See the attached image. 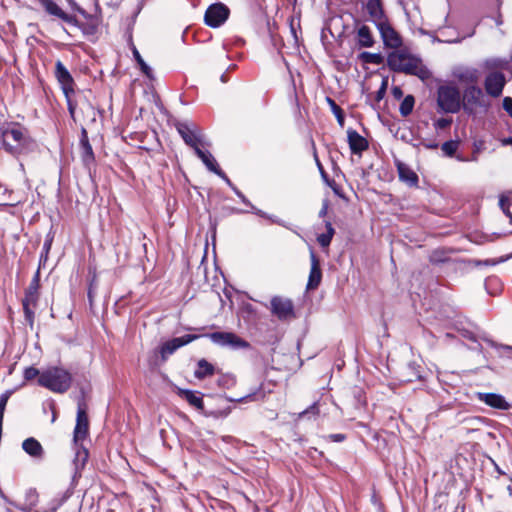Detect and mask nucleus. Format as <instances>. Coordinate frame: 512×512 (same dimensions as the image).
<instances>
[{"instance_id": "nucleus-52", "label": "nucleus", "mask_w": 512, "mask_h": 512, "mask_svg": "<svg viewBox=\"0 0 512 512\" xmlns=\"http://www.w3.org/2000/svg\"><path fill=\"white\" fill-rule=\"evenodd\" d=\"M324 438L331 442L340 443V442H343L344 440H346L347 437L343 433H334V434H329V435L325 436Z\"/></svg>"}, {"instance_id": "nucleus-7", "label": "nucleus", "mask_w": 512, "mask_h": 512, "mask_svg": "<svg viewBox=\"0 0 512 512\" xmlns=\"http://www.w3.org/2000/svg\"><path fill=\"white\" fill-rule=\"evenodd\" d=\"M200 337L201 335L185 334L181 337H175L164 342L158 349L154 350L155 359L151 360V363L157 365L158 357H160L161 363L166 362L169 356L175 353L179 348L191 343Z\"/></svg>"}, {"instance_id": "nucleus-27", "label": "nucleus", "mask_w": 512, "mask_h": 512, "mask_svg": "<svg viewBox=\"0 0 512 512\" xmlns=\"http://www.w3.org/2000/svg\"><path fill=\"white\" fill-rule=\"evenodd\" d=\"M40 289V269L34 274L29 286L25 290V297L27 302H38Z\"/></svg>"}, {"instance_id": "nucleus-17", "label": "nucleus", "mask_w": 512, "mask_h": 512, "mask_svg": "<svg viewBox=\"0 0 512 512\" xmlns=\"http://www.w3.org/2000/svg\"><path fill=\"white\" fill-rule=\"evenodd\" d=\"M195 153L210 172H213L214 174L219 176L221 179L225 181V183H229L228 176L219 167L216 159L209 151H204L199 147L195 150Z\"/></svg>"}, {"instance_id": "nucleus-50", "label": "nucleus", "mask_w": 512, "mask_h": 512, "mask_svg": "<svg viewBox=\"0 0 512 512\" xmlns=\"http://www.w3.org/2000/svg\"><path fill=\"white\" fill-rule=\"evenodd\" d=\"M451 123H452L451 118H439L434 122V127L436 129L442 130V129L449 127L451 125Z\"/></svg>"}, {"instance_id": "nucleus-44", "label": "nucleus", "mask_w": 512, "mask_h": 512, "mask_svg": "<svg viewBox=\"0 0 512 512\" xmlns=\"http://www.w3.org/2000/svg\"><path fill=\"white\" fill-rule=\"evenodd\" d=\"M37 302H27V299L22 300V305L25 313L26 320L32 323L34 317V311L30 308L35 307Z\"/></svg>"}, {"instance_id": "nucleus-38", "label": "nucleus", "mask_w": 512, "mask_h": 512, "mask_svg": "<svg viewBox=\"0 0 512 512\" xmlns=\"http://www.w3.org/2000/svg\"><path fill=\"white\" fill-rule=\"evenodd\" d=\"M485 67L489 70L506 69L508 67V61L502 58L487 59L485 61Z\"/></svg>"}, {"instance_id": "nucleus-56", "label": "nucleus", "mask_w": 512, "mask_h": 512, "mask_svg": "<svg viewBox=\"0 0 512 512\" xmlns=\"http://www.w3.org/2000/svg\"><path fill=\"white\" fill-rule=\"evenodd\" d=\"M77 13L83 17L84 20L82 22H89L91 19H100L97 15L90 14L83 8L79 9Z\"/></svg>"}, {"instance_id": "nucleus-11", "label": "nucleus", "mask_w": 512, "mask_h": 512, "mask_svg": "<svg viewBox=\"0 0 512 512\" xmlns=\"http://www.w3.org/2000/svg\"><path fill=\"white\" fill-rule=\"evenodd\" d=\"M270 311L281 321L291 319L295 316L292 300L281 296L272 297L270 301Z\"/></svg>"}, {"instance_id": "nucleus-25", "label": "nucleus", "mask_w": 512, "mask_h": 512, "mask_svg": "<svg viewBox=\"0 0 512 512\" xmlns=\"http://www.w3.org/2000/svg\"><path fill=\"white\" fill-rule=\"evenodd\" d=\"M397 171L400 181L406 183L410 187L418 185V175L405 163L397 162Z\"/></svg>"}, {"instance_id": "nucleus-42", "label": "nucleus", "mask_w": 512, "mask_h": 512, "mask_svg": "<svg viewBox=\"0 0 512 512\" xmlns=\"http://www.w3.org/2000/svg\"><path fill=\"white\" fill-rule=\"evenodd\" d=\"M217 382L220 387L229 389L235 385L236 380L235 377L231 374H223L219 377Z\"/></svg>"}, {"instance_id": "nucleus-64", "label": "nucleus", "mask_w": 512, "mask_h": 512, "mask_svg": "<svg viewBox=\"0 0 512 512\" xmlns=\"http://www.w3.org/2000/svg\"><path fill=\"white\" fill-rule=\"evenodd\" d=\"M50 508H49V512H56L59 508L55 506L54 503L50 502Z\"/></svg>"}, {"instance_id": "nucleus-29", "label": "nucleus", "mask_w": 512, "mask_h": 512, "mask_svg": "<svg viewBox=\"0 0 512 512\" xmlns=\"http://www.w3.org/2000/svg\"><path fill=\"white\" fill-rule=\"evenodd\" d=\"M357 43L360 47H372L374 45V39L371 30L368 26L362 25L357 30Z\"/></svg>"}, {"instance_id": "nucleus-57", "label": "nucleus", "mask_w": 512, "mask_h": 512, "mask_svg": "<svg viewBox=\"0 0 512 512\" xmlns=\"http://www.w3.org/2000/svg\"><path fill=\"white\" fill-rule=\"evenodd\" d=\"M503 109L512 117V98L505 97L503 99Z\"/></svg>"}, {"instance_id": "nucleus-18", "label": "nucleus", "mask_w": 512, "mask_h": 512, "mask_svg": "<svg viewBox=\"0 0 512 512\" xmlns=\"http://www.w3.org/2000/svg\"><path fill=\"white\" fill-rule=\"evenodd\" d=\"M310 261L311 268L308 277V282L306 285L307 290H315L321 283L322 280V271L320 267V260L317 257L316 253L313 249H310Z\"/></svg>"}, {"instance_id": "nucleus-21", "label": "nucleus", "mask_w": 512, "mask_h": 512, "mask_svg": "<svg viewBox=\"0 0 512 512\" xmlns=\"http://www.w3.org/2000/svg\"><path fill=\"white\" fill-rule=\"evenodd\" d=\"M347 137L349 148L353 154H361L363 151L368 149V141L356 130L348 129Z\"/></svg>"}, {"instance_id": "nucleus-3", "label": "nucleus", "mask_w": 512, "mask_h": 512, "mask_svg": "<svg viewBox=\"0 0 512 512\" xmlns=\"http://www.w3.org/2000/svg\"><path fill=\"white\" fill-rule=\"evenodd\" d=\"M387 65L394 72L417 76L421 80L427 79L430 75L429 70L422 64L420 58L405 51L389 53Z\"/></svg>"}, {"instance_id": "nucleus-43", "label": "nucleus", "mask_w": 512, "mask_h": 512, "mask_svg": "<svg viewBox=\"0 0 512 512\" xmlns=\"http://www.w3.org/2000/svg\"><path fill=\"white\" fill-rule=\"evenodd\" d=\"M510 256H502L498 259H486V260H474L473 263L475 266H494L499 263L505 262L507 259H509Z\"/></svg>"}, {"instance_id": "nucleus-53", "label": "nucleus", "mask_w": 512, "mask_h": 512, "mask_svg": "<svg viewBox=\"0 0 512 512\" xmlns=\"http://www.w3.org/2000/svg\"><path fill=\"white\" fill-rule=\"evenodd\" d=\"M386 89H387V81L383 80L381 87L378 89V91L375 94L376 102H380L385 97Z\"/></svg>"}, {"instance_id": "nucleus-8", "label": "nucleus", "mask_w": 512, "mask_h": 512, "mask_svg": "<svg viewBox=\"0 0 512 512\" xmlns=\"http://www.w3.org/2000/svg\"><path fill=\"white\" fill-rule=\"evenodd\" d=\"M214 344L232 350L249 349L250 343L233 332H213L204 334Z\"/></svg>"}, {"instance_id": "nucleus-28", "label": "nucleus", "mask_w": 512, "mask_h": 512, "mask_svg": "<svg viewBox=\"0 0 512 512\" xmlns=\"http://www.w3.org/2000/svg\"><path fill=\"white\" fill-rule=\"evenodd\" d=\"M215 373V367L212 363L202 358L198 360L196 369L194 371V377L198 380H203Z\"/></svg>"}, {"instance_id": "nucleus-40", "label": "nucleus", "mask_w": 512, "mask_h": 512, "mask_svg": "<svg viewBox=\"0 0 512 512\" xmlns=\"http://www.w3.org/2000/svg\"><path fill=\"white\" fill-rule=\"evenodd\" d=\"M320 413L319 402L312 403L308 408L299 413V418L316 417Z\"/></svg>"}, {"instance_id": "nucleus-47", "label": "nucleus", "mask_w": 512, "mask_h": 512, "mask_svg": "<svg viewBox=\"0 0 512 512\" xmlns=\"http://www.w3.org/2000/svg\"><path fill=\"white\" fill-rule=\"evenodd\" d=\"M482 336L488 337L485 333H482V334H480L478 336H476L473 332H470V331H465L463 333V337L464 338L477 343V347L475 349H477L479 352H482V345L478 342V339L483 340L481 338Z\"/></svg>"}, {"instance_id": "nucleus-59", "label": "nucleus", "mask_w": 512, "mask_h": 512, "mask_svg": "<svg viewBox=\"0 0 512 512\" xmlns=\"http://www.w3.org/2000/svg\"><path fill=\"white\" fill-rule=\"evenodd\" d=\"M420 144L423 145L427 149H437L439 146L436 141H427L424 139L421 141Z\"/></svg>"}, {"instance_id": "nucleus-35", "label": "nucleus", "mask_w": 512, "mask_h": 512, "mask_svg": "<svg viewBox=\"0 0 512 512\" xmlns=\"http://www.w3.org/2000/svg\"><path fill=\"white\" fill-rule=\"evenodd\" d=\"M429 261L432 264H443L449 261V256L444 249H435L431 252L429 256Z\"/></svg>"}, {"instance_id": "nucleus-51", "label": "nucleus", "mask_w": 512, "mask_h": 512, "mask_svg": "<svg viewBox=\"0 0 512 512\" xmlns=\"http://www.w3.org/2000/svg\"><path fill=\"white\" fill-rule=\"evenodd\" d=\"M459 79L465 80V81H470V82H475V81H477L476 71L467 70L464 73L459 75Z\"/></svg>"}, {"instance_id": "nucleus-31", "label": "nucleus", "mask_w": 512, "mask_h": 512, "mask_svg": "<svg viewBox=\"0 0 512 512\" xmlns=\"http://www.w3.org/2000/svg\"><path fill=\"white\" fill-rule=\"evenodd\" d=\"M481 338L483 339V341H485L491 347H493L497 350H500L501 357H507L509 359H512V346L505 345V344H498L489 337L482 336Z\"/></svg>"}, {"instance_id": "nucleus-16", "label": "nucleus", "mask_w": 512, "mask_h": 512, "mask_svg": "<svg viewBox=\"0 0 512 512\" xmlns=\"http://www.w3.org/2000/svg\"><path fill=\"white\" fill-rule=\"evenodd\" d=\"M376 27L380 32V35L385 46L390 48H398L399 46H401L402 40L400 36L392 28L387 19L376 24Z\"/></svg>"}, {"instance_id": "nucleus-22", "label": "nucleus", "mask_w": 512, "mask_h": 512, "mask_svg": "<svg viewBox=\"0 0 512 512\" xmlns=\"http://www.w3.org/2000/svg\"><path fill=\"white\" fill-rule=\"evenodd\" d=\"M365 8L370 19L375 25L387 19L383 9L382 0H367Z\"/></svg>"}, {"instance_id": "nucleus-41", "label": "nucleus", "mask_w": 512, "mask_h": 512, "mask_svg": "<svg viewBox=\"0 0 512 512\" xmlns=\"http://www.w3.org/2000/svg\"><path fill=\"white\" fill-rule=\"evenodd\" d=\"M442 151L445 153V155L452 157L456 153L458 149V141L449 140L442 144L441 146Z\"/></svg>"}, {"instance_id": "nucleus-39", "label": "nucleus", "mask_w": 512, "mask_h": 512, "mask_svg": "<svg viewBox=\"0 0 512 512\" xmlns=\"http://www.w3.org/2000/svg\"><path fill=\"white\" fill-rule=\"evenodd\" d=\"M73 494V488H68L61 494H58L54 497L51 502L55 504L56 507L60 508Z\"/></svg>"}, {"instance_id": "nucleus-33", "label": "nucleus", "mask_w": 512, "mask_h": 512, "mask_svg": "<svg viewBox=\"0 0 512 512\" xmlns=\"http://www.w3.org/2000/svg\"><path fill=\"white\" fill-rule=\"evenodd\" d=\"M133 56L137 64L139 65V68L141 72L149 79H153V72L150 66L147 65V63L143 60L142 56L140 55L139 51L136 49V47H133Z\"/></svg>"}, {"instance_id": "nucleus-54", "label": "nucleus", "mask_w": 512, "mask_h": 512, "mask_svg": "<svg viewBox=\"0 0 512 512\" xmlns=\"http://www.w3.org/2000/svg\"><path fill=\"white\" fill-rule=\"evenodd\" d=\"M314 157H315V161H316L317 167H318V169H319V171H320V174H321V176H322L323 180H324L327 184L331 185V184H330V181H329V178H328V175H327L326 171L324 170V168H323V166H322L321 162L319 161V159H318V157H317V154H316V153L314 154Z\"/></svg>"}, {"instance_id": "nucleus-12", "label": "nucleus", "mask_w": 512, "mask_h": 512, "mask_svg": "<svg viewBox=\"0 0 512 512\" xmlns=\"http://www.w3.org/2000/svg\"><path fill=\"white\" fill-rule=\"evenodd\" d=\"M505 84V75L499 71L488 73L484 80L485 91L493 98H498L502 95Z\"/></svg>"}, {"instance_id": "nucleus-48", "label": "nucleus", "mask_w": 512, "mask_h": 512, "mask_svg": "<svg viewBox=\"0 0 512 512\" xmlns=\"http://www.w3.org/2000/svg\"><path fill=\"white\" fill-rule=\"evenodd\" d=\"M74 93H69L68 96H65L67 109L72 119H75V111H76V102L72 100V95Z\"/></svg>"}, {"instance_id": "nucleus-24", "label": "nucleus", "mask_w": 512, "mask_h": 512, "mask_svg": "<svg viewBox=\"0 0 512 512\" xmlns=\"http://www.w3.org/2000/svg\"><path fill=\"white\" fill-rule=\"evenodd\" d=\"M233 192L237 195V197L241 200L242 203H244L246 206H248L251 209V212L262 217L271 220L274 223L280 224L279 220L274 219L271 215L267 214L266 212L256 208L250 201L247 199V197L231 182L229 179V183H226Z\"/></svg>"}, {"instance_id": "nucleus-49", "label": "nucleus", "mask_w": 512, "mask_h": 512, "mask_svg": "<svg viewBox=\"0 0 512 512\" xmlns=\"http://www.w3.org/2000/svg\"><path fill=\"white\" fill-rule=\"evenodd\" d=\"M354 397L357 400V404L359 406H365L366 405V398L364 396V391L361 388H355L353 390Z\"/></svg>"}, {"instance_id": "nucleus-60", "label": "nucleus", "mask_w": 512, "mask_h": 512, "mask_svg": "<svg viewBox=\"0 0 512 512\" xmlns=\"http://www.w3.org/2000/svg\"><path fill=\"white\" fill-rule=\"evenodd\" d=\"M392 95L394 96L395 99H400L402 98L403 96V91L401 89V87L399 86H394L392 88Z\"/></svg>"}, {"instance_id": "nucleus-2", "label": "nucleus", "mask_w": 512, "mask_h": 512, "mask_svg": "<svg viewBox=\"0 0 512 512\" xmlns=\"http://www.w3.org/2000/svg\"><path fill=\"white\" fill-rule=\"evenodd\" d=\"M88 429L89 422L86 413V405L84 400H80L78 401L76 425L73 433V441L76 449L75 457L73 459L75 468L74 477L82 468H84L89 457L88 450L82 445V441L88 435Z\"/></svg>"}, {"instance_id": "nucleus-5", "label": "nucleus", "mask_w": 512, "mask_h": 512, "mask_svg": "<svg viewBox=\"0 0 512 512\" xmlns=\"http://www.w3.org/2000/svg\"><path fill=\"white\" fill-rule=\"evenodd\" d=\"M38 385L55 393L67 392L72 384L71 374L60 367H49L41 372Z\"/></svg>"}, {"instance_id": "nucleus-19", "label": "nucleus", "mask_w": 512, "mask_h": 512, "mask_svg": "<svg viewBox=\"0 0 512 512\" xmlns=\"http://www.w3.org/2000/svg\"><path fill=\"white\" fill-rule=\"evenodd\" d=\"M79 150L81 160L85 167H90L95 162V155L89 142L88 132L82 127L79 140Z\"/></svg>"}, {"instance_id": "nucleus-45", "label": "nucleus", "mask_w": 512, "mask_h": 512, "mask_svg": "<svg viewBox=\"0 0 512 512\" xmlns=\"http://www.w3.org/2000/svg\"><path fill=\"white\" fill-rule=\"evenodd\" d=\"M500 207L502 211L505 213V215L510 219L512 222V198L511 199H500L499 201Z\"/></svg>"}, {"instance_id": "nucleus-36", "label": "nucleus", "mask_w": 512, "mask_h": 512, "mask_svg": "<svg viewBox=\"0 0 512 512\" xmlns=\"http://www.w3.org/2000/svg\"><path fill=\"white\" fill-rule=\"evenodd\" d=\"M327 102L331 108V111L335 115L337 122L341 127L344 126L345 116L342 108L330 97H327Z\"/></svg>"}, {"instance_id": "nucleus-26", "label": "nucleus", "mask_w": 512, "mask_h": 512, "mask_svg": "<svg viewBox=\"0 0 512 512\" xmlns=\"http://www.w3.org/2000/svg\"><path fill=\"white\" fill-rule=\"evenodd\" d=\"M178 395L185 399L191 406L195 407L198 410H202L204 407L203 398L200 392L188 390V389H179Z\"/></svg>"}, {"instance_id": "nucleus-46", "label": "nucleus", "mask_w": 512, "mask_h": 512, "mask_svg": "<svg viewBox=\"0 0 512 512\" xmlns=\"http://www.w3.org/2000/svg\"><path fill=\"white\" fill-rule=\"evenodd\" d=\"M41 375V372L35 368V367H27L24 370L23 377L25 381H31L35 379L36 377L39 378Z\"/></svg>"}, {"instance_id": "nucleus-32", "label": "nucleus", "mask_w": 512, "mask_h": 512, "mask_svg": "<svg viewBox=\"0 0 512 512\" xmlns=\"http://www.w3.org/2000/svg\"><path fill=\"white\" fill-rule=\"evenodd\" d=\"M358 58L365 64L381 65L384 62V57L380 53L361 52Z\"/></svg>"}, {"instance_id": "nucleus-1", "label": "nucleus", "mask_w": 512, "mask_h": 512, "mask_svg": "<svg viewBox=\"0 0 512 512\" xmlns=\"http://www.w3.org/2000/svg\"><path fill=\"white\" fill-rule=\"evenodd\" d=\"M45 12L59 18L63 22L77 27L83 36L90 42L95 43L99 39L101 19H91L89 22H82L75 15L65 12L53 0H37Z\"/></svg>"}, {"instance_id": "nucleus-55", "label": "nucleus", "mask_w": 512, "mask_h": 512, "mask_svg": "<svg viewBox=\"0 0 512 512\" xmlns=\"http://www.w3.org/2000/svg\"><path fill=\"white\" fill-rule=\"evenodd\" d=\"M216 512H235V510L229 503L219 502Z\"/></svg>"}, {"instance_id": "nucleus-37", "label": "nucleus", "mask_w": 512, "mask_h": 512, "mask_svg": "<svg viewBox=\"0 0 512 512\" xmlns=\"http://www.w3.org/2000/svg\"><path fill=\"white\" fill-rule=\"evenodd\" d=\"M52 242H53V237L50 236L49 234L47 235L44 243H43V247H42V252L40 254V259H39V267L38 269L41 268V266L45 265L47 259H48V254H49V251L51 249V246H52Z\"/></svg>"}, {"instance_id": "nucleus-62", "label": "nucleus", "mask_w": 512, "mask_h": 512, "mask_svg": "<svg viewBox=\"0 0 512 512\" xmlns=\"http://www.w3.org/2000/svg\"><path fill=\"white\" fill-rule=\"evenodd\" d=\"M483 146H484V142L483 141L475 142L474 143V151L473 152L479 153L483 149Z\"/></svg>"}, {"instance_id": "nucleus-20", "label": "nucleus", "mask_w": 512, "mask_h": 512, "mask_svg": "<svg viewBox=\"0 0 512 512\" xmlns=\"http://www.w3.org/2000/svg\"><path fill=\"white\" fill-rule=\"evenodd\" d=\"M477 398L486 405L495 409L508 410L511 408V405L505 400V398L497 393H478Z\"/></svg>"}, {"instance_id": "nucleus-30", "label": "nucleus", "mask_w": 512, "mask_h": 512, "mask_svg": "<svg viewBox=\"0 0 512 512\" xmlns=\"http://www.w3.org/2000/svg\"><path fill=\"white\" fill-rule=\"evenodd\" d=\"M326 232L319 234L317 236V241L319 245L323 248L328 247L332 241V238L335 234V229L332 226L330 221H325Z\"/></svg>"}, {"instance_id": "nucleus-9", "label": "nucleus", "mask_w": 512, "mask_h": 512, "mask_svg": "<svg viewBox=\"0 0 512 512\" xmlns=\"http://www.w3.org/2000/svg\"><path fill=\"white\" fill-rule=\"evenodd\" d=\"M229 15L230 10L225 4L221 2L213 3L205 12L204 22L211 28H218L226 22Z\"/></svg>"}, {"instance_id": "nucleus-4", "label": "nucleus", "mask_w": 512, "mask_h": 512, "mask_svg": "<svg viewBox=\"0 0 512 512\" xmlns=\"http://www.w3.org/2000/svg\"><path fill=\"white\" fill-rule=\"evenodd\" d=\"M32 143L27 130L19 124H13L2 129V145L5 151L13 156H19L27 152Z\"/></svg>"}, {"instance_id": "nucleus-61", "label": "nucleus", "mask_w": 512, "mask_h": 512, "mask_svg": "<svg viewBox=\"0 0 512 512\" xmlns=\"http://www.w3.org/2000/svg\"><path fill=\"white\" fill-rule=\"evenodd\" d=\"M72 11L78 12L82 7L75 0H67Z\"/></svg>"}, {"instance_id": "nucleus-10", "label": "nucleus", "mask_w": 512, "mask_h": 512, "mask_svg": "<svg viewBox=\"0 0 512 512\" xmlns=\"http://www.w3.org/2000/svg\"><path fill=\"white\" fill-rule=\"evenodd\" d=\"M177 131L184 142L192 147L194 151L203 145L202 133L194 123L179 122L176 125Z\"/></svg>"}, {"instance_id": "nucleus-58", "label": "nucleus", "mask_w": 512, "mask_h": 512, "mask_svg": "<svg viewBox=\"0 0 512 512\" xmlns=\"http://www.w3.org/2000/svg\"><path fill=\"white\" fill-rule=\"evenodd\" d=\"M328 209H329V201H328V199H324L322 202V207L319 211L318 216L320 218H324L328 213Z\"/></svg>"}, {"instance_id": "nucleus-13", "label": "nucleus", "mask_w": 512, "mask_h": 512, "mask_svg": "<svg viewBox=\"0 0 512 512\" xmlns=\"http://www.w3.org/2000/svg\"><path fill=\"white\" fill-rule=\"evenodd\" d=\"M55 77L60 84L64 96H68L69 93H75L74 79L60 60L55 64Z\"/></svg>"}, {"instance_id": "nucleus-6", "label": "nucleus", "mask_w": 512, "mask_h": 512, "mask_svg": "<svg viewBox=\"0 0 512 512\" xmlns=\"http://www.w3.org/2000/svg\"><path fill=\"white\" fill-rule=\"evenodd\" d=\"M437 105L440 112L457 113L461 109V94L452 85L440 86L437 90Z\"/></svg>"}, {"instance_id": "nucleus-15", "label": "nucleus", "mask_w": 512, "mask_h": 512, "mask_svg": "<svg viewBox=\"0 0 512 512\" xmlns=\"http://www.w3.org/2000/svg\"><path fill=\"white\" fill-rule=\"evenodd\" d=\"M483 97L484 94L480 87L475 85L468 86L463 93V109L465 112L471 114L475 107L482 106Z\"/></svg>"}, {"instance_id": "nucleus-63", "label": "nucleus", "mask_w": 512, "mask_h": 512, "mask_svg": "<svg viewBox=\"0 0 512 512\" xmlns=\"http://www.w3.org/2000/svg\"><path fill=\"white\" fill-rule=\"evenodd\" d=\"M253 397V394L246 395L244 397L238 398V399H229L230 401H236V402H245L248 399H251Z\"/></svg>"}, {"instance_id": "nucleus-14", "label": "nucleus", "mask_w": 512, "mask_h": 512, "mask_svg": "<svg viewBox=\"0 0 512 512\" xmlns=\"http://www.w3.org/2000/svg\"><path fill=\"white\" fill-rule=\"evenodd\" d=\"M38 502L39 494L35 488H29L25 491L23 502L7 500V503L9 505L13 506L15 509L22 512H38L35 510V507L38 505ZM7 512L12 511L7 509Z\"/></svg>"}, {"instance_id": "nucleus-34", "label": "nucleus", "mask_w": 512, "mask_h": 512, "mask_svg": "<svg viewBox=\"0 0 512 512\" xmlns=\"http://www.w3.org/2000/svg\"><path fill=\"white\" fill-rule=\"evenodd\" d=\"M414 104H415V99H414L413 95L405 96L403 101L400 104V108H399L400 114L403 117L409 116L413 111Z\"/></svg>"}, {"instance_id": "nucleus-23", "label": "nucleus", "mask_w": 512, "mask_h": 512, "mask_svg": "<svg viewBox=\"0 0 512 512\" xmlns=\"http://www.w3.org/2000/svg\"><path fill=\"white\" fill-rule=\"evenodd\" d=\"M22 449L35 460H42L44 458L45 452L41 443L33 437L23 441Z\"/></svg>"}]
</instances>
